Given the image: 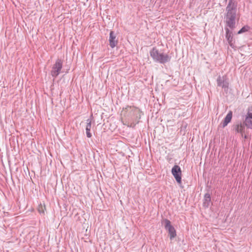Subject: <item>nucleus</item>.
Returning a JSON list of instances; mask_svg holds the SVG:
<instances>
[{
    "instance_id": "3",
    "label": "nucleus",
    "mask_w": 252,
    "mask_h": 252,
    "mask_svg": "<svg viewBox=\"0 0 252 252\" xmlns=\"http://www.w3.org/2000/svg\"><path fill=\"white\" fill-rule=\"evenodd\" d=\"M63 61L61 59H58L55 63L53 65L51 71V75L52 77L56 78L60 73L63 67Z\"/></svg>"
},
{
    "instance_id": "17",
    "label": "nucleus",
    "mask_w": 252,
    "mask_h": 252,
    "mask_svg": "<svg viewBox=\"0 0 252 252\" xmlns=\"http://www.w3.org/2000/svg\"><path fill=\"white\" fill-rule=\"evenodd\" d=\"M91 117H92V116H93V114H92V113H91Z\"/></svg>"
},
{
    "instance_id": "12",
    "label": "nucleus",
    "mask_w": 252,
    "mask_h": 252,
    "mask_svg": "<svg viewBox=\"0 0 252 252\" xmlns=\"http://www.w3.org/2000/svg\"><path fill=\"white\" fill-rule=\"evenodd\" d=\"M211 202V195L209 193L205 194L203 199V206L205 208H208Z\"/></svg>"
},
{
    "instance_id": "4",
    "label": "nucleus",
    "mask_w": 252,
    "mask_h": 252,
    "mask_svg": "<svg viewBox=\"0 0 252 252\" xmlns=\"http://www.w3.org/2000/svg\"><path fill=\"white\" fill-rule=\"evenodd\" d=\"M162 223L164 224L165 229L168 231L171 240L176 236V232L174 227L171 225V222L168 219L163 220Z\"/></svg>"
},
{
    "instance_id": "9",
    "label": "nucleus",
    "mask_w": 252,
    "mask_h": 252,
    "mask_svg": "<svg viewBox=\"0 0 252 252\" xmlns=\"http://www.w3.org/2000/svg\"><path fill=\"white\" fill-rule=\"evenodd\" d=\"M116 35L113 31H111L109 36V44L111 48L115 47L118 43V41L116 40Z\"/></svg>"
},
{
    "instance_id": "2",
    "label": "nucleus",
    "mask_w": 252,
    "mask_h": 252,
    "mask_svg": "<svg viewBox=\"0 0 252 252\" xmlns=\"http://www.w3.org/2000/svg\"><path fill=\"white\" fill-rule=\"evenodd\" d=\"M150 54L154 61L160 63H165L170 60V57L167 54L159 52L156 47L153 48L150 51Z\"/></svg>"
},
{
    "instance_id": "5",
    "label": "nucleus",
    "mask_w": 252,
    "mask_h": 252,
    "mask_svg": "<svg viewBox=\"0 0 252 252\" xmlns=\"http://www.w3.org/2000/svg\"><path fill=\"white\" fill-rule=\"evenodd\" d=\"M171 173L179 184L182 183V170L179 165H175L171 169Z\"/></svg>"
},
{
    "instance_id": "13",
    "label": "nucleus",
    "mask_w": 252,
    "mask_h": 252,
    "mask_svg": "<svg viewBox=\"0 0 252 252\" xmlns=\"http://www.w3.org/2000/svg\"><path fill=\"white\" fill-rule=\"evenodd\" d=\"M92 126L91 120L90 119L87 120V125L86 127V131L87 136L88 138L92 137V134L90 132L91 128Z\"/></svg>"
},
{
    "instance_id": "7",
    "label": "nucleus",
    "mask_w": 252,
    "mask_h": 252,
    "mask_svg": "<svg viewBox=\"0 0 252 252\" xmlns=\"http://www.w3.org/2000/svg\"><path fill=\"white\" fill-rule=\"evenodd\" d=\"M217 82L218 86L222 87L225 92L227 91L229 83L225 76H219L217 78Z\"/></svg>"
},
{
    "instance_id": "15",
    "label": "nucleus",
    "mask_w": 252,
    "mask_h": 252,
    "mask_svg": "<svg viewBox=\"0 0 252 252\" xmlns=\"http://www.w3.org/2000/svg\"><path fill=\"white\" fill-rule=\"evenodd\" d=\"M248 30V27H243L238 32V34H241L243 32H244Z\"/></svg>"
},
{
    "instance_id": "11",
    "label": "nucleus",
    "mask_w": 252,
    "mask_h": 252,
    "mask_svg": "<svg viewBox=\"0 0 252 252\" xmlns=\"http://www.w3.org/2000/svg\"><path fill=\"white\" fill-rule=\"evenodd\" d=\"M232 118V111H229V112L227 114L223 121L221 122V125L222 127H225L228 123H229Z\"/></svg>"
},
{
    "instance_id": "8",
    "label": "nucleus",
    "mask_w": 252,
    "mask_h": 252,
    "mask_svg": "<svg viewBox=\"0 0 252 252\" xmlns=\"http://www.w3.org/2000/svg\"><path fill=\"white\" fill-rule=\"evenodd\" d=\"M244 121L247 128L252 129V113L248 111Z\"/></svg>"
},
{
    "instance_id": "1",
    "label": "nucleus",
    "mask_w": 252,
    "mask_h": 252,
    "mask_svg": "<svg viewBox=\"0 0 252 252\" xmlns=\"http://www.w3.org/2000/svg\"><path fill=\"white\" fill-rule=\"evenodd\" d=\"M237 7V4L235 0H229L226 7V24L232 30L235 27Z\"/></svg>"
},
{
    "instance_id": "6",
    "label": "nucleus",
    "mask_w": 252,
    "mask_h": 252,
    "mask_svg": "<svg viewBox=\"0 0 252 252\" xmlns=\"http://www.w3.org/2000/svg\"><path fill=\"white\" fill-rule=\"evenodd\" d=\"M246 127L247 126L244 121L243 123L237 122L232 126L233 129L236 133H240L242 137L245 132Z\"/></svg>"
},
{
    "instance_id": "14",
    "label": "nucleus",
    "mask_w": 252,
    "mask_h": 252,
    "mask_svg": "<svg viewBox=\"0 0 252 252\" xmlns=\"http://www.w3.org/2000/svg\"><path fill=\"white\" fill-rule=\"evenodd\" d=\"M46 210L45 208V205H42L41 204H40L37 208L38 212L40 214L44 215H45V210Z\"/></svg>"
},
{
    "instance_id": "10",
    "label": "nucleus",
    "mask_w": 252,
    "mask_h": 252,
    "mask_svg": "<svg viewBox=\"0 0 252 252\" xmlns=\"http://www.w3.org/2000/svg\"><path fill=\"white\" fill-rule=\"evenodd\" d=\"M226 31V38L229 44V45L232 48L234 47L233 43V36L232 33L228 28H225Z\"/></svg>"
},
{
    "instance_id": "16",
    "label": "nucleus",
    "mask_w": 252,
    "mask_h": 252,
    "mask_svg": "<svg viewBox=\"0 0 252 252\" xmlns=\"http://www.w3.org/2000/svg\"><path fill=\"white\" fill-rule=\"evenodd\" d=\"M244 138H247V136H246V135H245Z\"/></svg>"
}]
</instances>
